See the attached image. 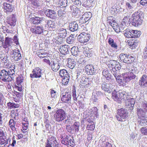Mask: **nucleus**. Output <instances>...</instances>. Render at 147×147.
Masks as SVG:
<instances>
[{"instance_id":"nucleus-63","label":"nucleus","mask_w":147,"mask_h":147,"mask_svg":"<svg viewBox=\"0 0 147 147\" xmlns=\"http://www.w3.org/2000/svg\"><path fill=\"white\" fill-rule=\"evenodd\" d=\"M69 144L68 145H69L70 146H73L74 144L73 138H72L71 139V138L69 137Z\"/></svg>"},{"instance_id":"nucleus-28","label":"nucleus","mask_w":147,"mask_h":147,"mask_svg":"<svg viewBox=\"0 0 147 147\" xmlns=\"http://www.w3.org/2000/svg\"><path fill=\"white\" fill-rule=\"evenodd\" d=\"M119 96L120 98L121 101L123 100L126 101L128 100V99L129 98H128L129 96L127 93L124 91L119 93Z\"/></svg>"},{"instance_id":"nucleus-42","label":"nucleus","mask_w":147,"mask_h":147,"mask_svg":"<svg viewBox=\"0 0 147 147\" xmlns=\"http://www.w3.org/2000/svg\"><path fill=\"white\" fill-rule=\"evenodd\" d=\"M0 144L3 145L7 144L8 143V139L6 138L5 136L0 137Z\"/></svg>"},{"instance_id":"nucleus-64","label":"nucleus","mask_w":147,"mask_h":147,"mask_svg":"<svg viewBox=\"0 0 147 147\" xmlns=\"http://www.w3.org/2000/svg\"><path fill=\"white\" fill-rule=\"evenodd\" d=\"M82 3L80 0H75L74 3V5H76L78 7L80 6Z\"/></svg>"},{"instance_id":"nucleus-4","label":"nucleus","mask_w":147,"mask_h":147,"mask_svg":"<svg viewBox=\"0 0 147 147\" xmlns=\"http://www.w3.org/2000/svg\"><path fill=\"white\" fill-rule=\"evenodd\" d=\"M129 116V113L127 109L121 108L117 110V115L116 117L118 121H122L123 119H127Z\"/></svg>"},{"instance_id":"nucleus-60","label":"nucleus","mask_w":147,"mask_h":147,"mask_svg":"<svg viewBox=\"0 0 147 147\" xmlns=\"http://www.w3.org/2000/svg\"><path fill=\"white\" fill-rule=\"evenodd\" d=\"M134 40H130L128 42L129 45L132 48H135L136 47V45L134 44Z\"/></svg>"},{"instance_id":"nucleus-24","label":"nucleus","mask_w":147,"mask_h":147,"mask_svg":"<svg viewBox=\"0 0 147 147\" xmlns=\"http://www.w3.org/2000/svg\"><path fill=\"white\" fill-rule=\"evenodd\" d=\"M44 23H45V25H47L49 28H52V29H54L55 27V25L54 21L51 20H47L45 18L43 20Z\"/></svg>"},{"instance_id":"nucleus-46","label":"nucleus","mask_w":147,"mask_h":147,"mask_svg":"<svg viewBox=\"0 0 147 147\" xmlns=\"http://www.w3.org/2000/svg\"><path fill=\"white\" fill-rule=\"evenodd\" d=\"M65 126L68 132L71 134L74 133L75 131L72 125L70 126V125H66Z\"/></svg>"},{"instance_id":"nucleus-62","label":"nucleus","mask_w":147,"mask_h":147,"mask_svg":"<svg viewBox=\"0 0 147 147\" xmlns=\"http://www.w3.org/2000/svg\"><path fill=\"white\" fill-rule=\"evenodd\" d=\"M32 5L33 7L36 8L39 5L38 3V1L36 0H34L33 1H31Z\"/></svg>"},{"instance_id":"nucleus-41","label":"nucleus","mask_w":147,"mask_h":147,"mask_svg":"<svg viewBox=\"0 0 147 147\" xmlns=\"http://www.w3.org/2000/svg\"><path fill=\"white\" fill-rule=\"evenodd\" d=\"M131 30L132 29H129L125 30L124 34L125 36L127 38H132V32H131Z\"/></svg>"},{"instance_id":"nucleus-36","label":"nucleus","mask_w":147,"mask_h":147,"mask_svg":"<svg viewBox=\"0 0 147 147\" xmlns=\"http://www.w3.org/2000/svg\"><path fill=\"white\" fill-rule=\"evenodd\" d=\"M59 36L60 38H65L67 34L66 29L63 28L59 29L58 30Z\"/></svg>"},{"instance_id":"nucleus-26","label":"nucleus","mask_w":147,"mask_h":147,"mask_svg":"<svg viewBox=\"0 0 147 147\" xmlns=\"http://www.w3.org/2000/svg\"><path fill=\"white\" fill-rule=\"evenodd\" d=\"M76 92V90L75 88H74L72 91V96L73 100L75 103L77 101H79V100L82 98L83 99V97L81 96L78 95L77 97Z\"/></svg>"},{"instance_id":"nucleus-10","label":"nucleus","mask_w":147,"mask_h":147,"mask_svg":"<svg viewBox=\"0 0 147 147\" xmlns=\"http://www.w3.org/2000/svg\"><path fill=\"white\" fill-rule=\"evenodd\" d=\"M42 70L39 67H36L33 69L30 76L32 78H40L42 77Z\"/></svg>"},{"instance_id":"nucleus-6","label":"nucleus","mask_w":147,"mask_h":147,"mask_svg":"<svg viewBox=\"0 0 147 147\" xmlns=\"http://www.w3.org/2000/svg\"><path fill=\"white\" fill-rule=\"evenodd\" d=\"M121 60L126 63H130L134 61L135 58L130 55L121 53L119 56Z\"/></svg>"},{"instance_id":"nucleus-15","label":"nucleus","mask_w":147,"mask_h":147,"mask_svg":"<svg viewBox=\"0 0 147 147\" xmlns=\"http://www.w3.org/2000/svg\"><path fill=\"white\" fill-rule=\"evenodd\" d=\"M30 18L29 20L30 21L31 23L35 24H38L40 23H44L43 20L45 19L44 17L39 18L38 17L35 16L34 17H31L30 18V15L29 16Z\"/></svg>"},{"instance_id":"nucleus-44","label":"nucleus","mask_w":147,"mask_h":147,"mask_svg":"<svg viewBox=\"0 0 147 147\" xmlns=\"http://www.w3.org/2000/svg\"><path fill=\"white\" fill-rule=\"evenodd\" d=\"M107 62L108 65H109L110 67H111L112 68L114 67L117 63L119 64V62L114 60H110Z\"/></svg>"},{"instance_id":"nucleus-51","label":"nucleus","mask_w":147,"mask_h":147,"mask_svg":"<svg viewBox=\"0 0 147 147\" xmlns=\"http://www.w3.org/2000/svg\"><path fill=\"white\" fill-rule=\"evenodd\" d=\"M95 127V125L94 123L91 124H87L86 127L87 130H88L93 131L94 130Z\"/></svg>"},{"instance_id":"nucleus-55","label":"nucleus","mask_w":147,"mask_h":147,"mask_svg":"<svg viewBox=\"0 0 147 147\" xmlns=\"http://www.w3.org/2000/svg\"><path fill=\"white\" fill-rule=\"evenodd\" d=\"M69 137L67 136L66 138H63L61 141V142L62 144L66 145H68L69 144Z\"/></svg>"},{"instance_id":"nucleus-39","label":"nucleus","mask_w":147,"mask_h":147,"mask_svg":"<svg viewBox=\"0 0 147 147\" xmlns=\"http://www.w3.org/2000/svg\"><path fill=\"white\" fill-rule=\"evenodd\" d=\"M70 49V51L71 54L74 56L77 55L80 52L78 50V48L77 47H73Z\"/></svg>"},{"instance_id":"nucleus-58","label":"nucleus","mask_w":147,"mask_h":147,"mask_svg":"<svg viewBox=\"0 0 147 147\" xmlns=\"http://www.w3.org/2000/svg\"><path fill=\"white\" fill-rule=\"evenodd\" d=\"M83 2L82 6L85 7H88L91 5V4L88 0H83Z\"/></svg>"},{"instance_id":"nucleus-47","label":"nucleus","mask_w":147,"mask_h":147,"mask_svg":"<svg viewBox=\"0 0 147 147\" xmlns=\"http://www.w3.org/2000/svg\"><path fill=\"white\" fill-rule=\"evenodd\" d=\"M80 125V123L78 122H75L72 125L74 131L76 132L79 131Z\"/></svg>"},{"instance_id":"nucleus-2","label":"nucleus","mask_w":147,"mask_h":147,"mask_svg":"<svg viewBox=\"0 0 147 147\" xmlns=\"http://www.w3.org/2000/svg\"><path fill=\"white\" fill-rule=\"evenodd\" d=\"M144 14L140 11H135L132 14L130 20V24L133 26L137 27L141 25L143 19Z\"/></svg>"},{"instance_id":"nucleus-32","label":"nucleus","mask_w":147,"mask_h":147,"mask_svg":"<svg viewBox=\"0 0 147 147\" xmlns=\"http://www.w3.org/2000/svg\"><path fill=\"white\" fill-rule=\"evenodd\" d=\"M111 13L114 14L119 13L122 10V9L117 6H113L111 8Z\"/></svg>"},{"instance_id":"nucleus-21","label":"nucleus","mask_w":147,"mask_h":147,"mask_svg":"<svg viewBox=\"0 0 147 147\" xmlns=\"http://www.w3.org/2000/svg\"><path fill=\"white\" fill-rule=\"evenodd\" d=\"M50 66L52 70L54 72L57 71L59 69L60 63L57 60L51 61Z\"/></svg>"},{"instance_id":"nucleus-19","label":"nucleus","mask_w":147,"mask_h":147,"mask_svg":"<svg viewBox=\"0 0 147 147\" xmlns=\"http://www.w3.org/2000/svg\"><path fill=\"white\" fill-rule=\"evenodd\" d=\"M139 84L141 87L147 88V75L143 74L140 78Z\"/></svg>"},{"instance_id":"nucleus-29","label":"nucleus","mask_w":147,"mask_h":147,"mask_svg":"<svg viewBox=\"0 0 147 147\" xmlns=\"http://www.w3.org/2000/svg\"><path fill=\"white\" fill-rule=\"evenodd\" d=\"M136 114L138 118L143 117H145L146 114H147L146 112L140 108H137L136 109Z\"/></svg>"},{"instance_id":"nucleus-5","label":"nucleus","mask_w":147,"mask_h":147,"mask_svg":"<svg viewBox=\"0 0 147 147\" xmlns=\"http://www.w3.org/2000/svg\"><path fill=\"white\" fill-rule=\"evenodd\" d=\"M66 113L65 111L62 109H59L54 114V119L59 122H61L66 118Z\"/></svg>"},{"instance_id":"nucleus-8","label":"nucleus","mask_w":147,"mask_h":147,"mask_svg":"<svg viewBox=\"0 0 147 147\" xmlns=\"http://www.w3.org/2000/svg\"><path fill=\"white\" fill-rule=\"evenodd\" d=\"M0 80L6 82L11 81L13 80V78L8 75L7 71L3 69L0 72Z\"/></svg>"},{"instance_id":"nucleus-30","label":"nucleus","mask_w":147,"mask_h":147,"mask_svg":"<svg viewBox=\"0 0 147 147\" xmlns=\"http://www.w3.org/2000/svg\"><path fill=\"white\" fill-rule=\"evenodd\" d=\"M140 119L138 120L139 125L141 126H145L147 125V117H143L139 118Z\"/></svg>"},{"instance_id":"nucleus-45","label":"nucleus","mask_w":147,"mask_h":147,"mask_svg":"<svg viewBox=\"0 0 147 147\" xmlns=\"http://www.w3.org/2000/svg\"><path fill=\"white\" fill-rule=\"evenodd\" d=\"M83 16V18L86 19L88 21L91 18L92 14L90 12H86L82 15Z\"/></svg>"},{"instance_id":"nucleus-31","label":"nucleus","mask_w":147,"mask_h":147,"mask_svg":"<svg viewBox=\"0 0 147 147\" xmlns=\"http://www.w3.org/2000/svg\"><path fill=\"white\" fill-rule=\"evenodd\" d=\"M83 53L86 57L90 58L92 56L93 52L91 49L88 48L84 49Z\"/></svg>"},{"instance_id":"nucleus-37","label":"nucleus","mask_w":147,"mask_h":147,"mask_svg":"<svg viewBox=\"0 0 147 147\" xmlns=\"http://www.w3.org/2000/svg\"><path fill=\"white\" fill-rule=\"evenodd\" d=\"M131 31V32H132V36H132V38H139L141 34V32L140 31L132 29Z\"/></svg>"},{"instance_id":"nucleus-48","label":"nucleus","mask_w":147,"mask_h":147,"mask_svg":"<svg viewBox=\"0 0 147 147\" xmlns=\"http://www.w3.org/2000/svg\"><path fill=\"white\" fill-rule=\"evenodd\" d=\"M143 61L146 60L147 61V41L146 42V46L144 49L142 56Z\"/></svg>"},{"instance_id":"nucleus-53","label":"nucleus","mask_w":147,"mask_h":147,"mask_svg":"<svg viewBox=\"0 0 147 147\" xmlns=\"http://www.w3.org/2000/svg\"><path fill=\"white\" fill-rule=\"evenodd\" d=\"M55 142H57L55 140L50 142L49 140H47V141L46 144V147H51L52 146H54L53 143L55 144Z\"/></svg>"},{"instance_id":"nucleus-56","label":"nucleus","mask_w":147,"mask_h":147,"mask_svg":"<svg viewBox=\"0 0 147 147\" xmlns=\"http://www.w3.org/2000/svg\"><path fill=\"white\" fill-rule=\"evenodd\" d=\"M96 94L97 96L100 97H104L106 96L104 92H102L100 91H96Z\"/></svg>"},{"instance_id":"nucleus-18","label":"nucleus","mask_w":147,"mask_h":147,"mask_svg":"<svg viewBox=\"0 0 147 147\" xmlns=\"http://www.w3.org/2000/svg\"><path fill=\"white\" fill-rule=\"evenodd\" d=\"M3 6L4 11L7 14H9L10 13L12 12L14 9L13 5L7 3H3Z\"/></svg>"},{"instance_id":"nucleus-12","label":"nucleus","mask_w":147,"mask_h":147,"mask_svg":"<svg viewBox=\"0 0 147 147\" xmlns=\"http://www.w3.org/2000/svg\"><path fill=\"white\" fill-rule=\"evenodd\" d=\"M44 13L47 17L50 19L55 20L57 18L56 10L51 9H47L45 10Z\"/></svg>"},{"instance_id":"nucleus-25","label":"nucleus","mask_w":147,"mask_h":147,"mask_svg":"<svg viewBox=\"0 0 147 147\" xmlns=\"http://www.w3.org/2000/svg\"><path fill=\"white\" fill-rule=\"evenodd\" d=\"M32 32L34 33L39 34H42L43 32L44 28L42 26H38L35 27V28H32Z\"/></svg>"},{"instance_id":"nucleus-54","label":"nucleus","mask_w":147,"mask_h":147,"mask_svg":"<svg viewBox=\"0 0 147 147\" xmlns=\"http://www.w3.org/2000/svg\"><path fill=\"white\" fill-rule=\"evenodd\" d=\"M76 65L75 62L74 60L72 59L70 62H69L68 63V66L71 69H73Z\"/></svg>"},{"instance_id":"nucleus-40","label":"nucleus","mask_w":147,"mask_h":147,"mask_svg":"<svg viewBox=\"0 0 147 147\" xmlns=\"http://www.w3.org/2000/svg\"><path fill=\"white\" fill-rule=\"evenodd\" d=\"M77 34L75 35V34H71L70 36L67 38L66 41L67 43L72 44L73 43L74 41L75 37L76 36Z\"/></svg>"},{"instance_id":"nucleus-43","label":"nucleus","mask_w":147,"mask_h":147,"mask_svg":"<svg viewBox=\"0 0 147 147\" xmlns=\"http://www.w3.org/2000/svg\"><path fill=\"white\" fill-rule=\"evenodd\" d=\"M115 69L112 68L111 69V72L112 73L116 80L120 76V75L119 74V71H118Z\"/></svg>"},{"instance_id":"nucleus-33","label":"nucleus","mask_w":147,"mask_h":147,"mask_svg":"<svg viewBox=\"0 0 147 147\" xmlns=\"http://www.w3.org/2000/svg\"><path fill=\"white\" fill-rule=\"evenodd\" d=\"M98 109L96 107H94L90 109V111L91 114L94 115V117L97 118L99 116V114L98 112Z\"/></svg>"},{"instance_id":"nucleus-61","label":"nucleus","mask_w":147,"mask_h":147,"mask_svg":"<svg viewBox=\"0 0 147 147\" xmlns=\"http://www.w3.org/2000/svg\"><path fill=\"white\" fill-rule=\"evenodd\" d=\"M23 79L21 78H17L16 79V83L18 85H21V83L23 82Z\"/></svg>"},{"instance_id":"nucleus-17","label":"nucleus","mask_w":147,"mask_h":147,"mask_svg":"<svg viewBox=\"0 0 147 147\" xmlns=\"http://www.w3.org/2000/svg\"><path fill=\"white\" fill-rule=\"evenodd\" d=\"M10 55H12V57L16 61H18L22 58L20 50L18 49L13 50L11 52Z\"/></svg>"},{"instance_id":"nucleus-23","label":"nucleus","mask_w":147,"mask_h":147,"mask_svg":"<svg viewBox=\"0 0 147 147\" xmlns=\"http://www.w3.org/2000/svg\"><path fill=\"white\" fill-rule=\"evenodd\" d=\"M70 49L69 46L65 45L60 48L59 50L62 54L65 55L69 53Z\"/></svg>"},{"instance_id":"nucleus-38","label":"nucleus","mask_w":147,"mask_h":147,"mask_svg":"<svg viewBox=\"0 0 147 147\" xmlns=\"http://www.w3.org/2000/svg\"><path fill=\"white\" fill-rule=\"evenodd\" d=\"M8 57L6 55L4 54H0V59L2 63H7L9 61L8 59Z\"/></svg>"},{"instance_id":"nucleus-35","label":"nucleus","mask_w":147,"mask_h":147,"mask_svg":"<svg viewBox=\"0 0 147 147\" xmlns=\"http://www.w3.org/2000/svg\"><path fill=\"white\" fill-rule=\"evenodd\" d=\"M112 98L114 100L116 101L118 103L121 102L120 98L118 95L117 92L115 91L113 92L112 93Z\"/></svg>"},{"instance_id":"nucleus-59","label":"nucleus","mask_w":147,"mask_h":147,"mask_svg":"<svg viewBox=\"0 0 147 147\" xmlns=\"http://www.w3.org/2000/svg\"><path fill=\"white\" fill-rule=\"evenodd\" d=\"M67 0H62L60 3V7L63 8L66 7L67 5Z\"/></svg>"},{"instance_id":"nucleus-52","label":"nucleus","mask_w":147,"mask_h":147,"mask_svg":"<svg viewBox=\"0 0 147 147\" xmlns=\"http://www.w3.org/2000/svg\"><path fill=\"white\" fill-rule=\"evenodd\" d=\"M141 108L147 113V102L144 101L141 104Z\"/></svg>"},{"instance_id":"nucleus-27","label":"nucleus","mask_w":147,"mask_h":147,"mask_svg":"<svg viewBox=\"0 0 147 147\" xmlns=\"http://www.w3.org/2000/svg\"><path fill=\"white\" fill-rule=\"evenodd\" d=\"M59 74L60 76L63 79L64 78H69V74L68 72L65 69H61L59 71Z\"/></svg>"},{"instance_id":"nucleus-9","label":"nucleus","mask_w":147,"mask_h":147,"mask_svg":"<svg viewBox=\"0 0 147 147\" xmlns=\"http://www.w3.org/2000/svg\"><path fill=\"white\" fill-rule=\"evenodd\" d=\"M6 27L10 28L12 29L15 26L16 24V19L15 15L12 14L9 16L7 18Z\"/></svg>"},{"instance_id":"nucleus-3","label":"nucleus","mask_w":147,"mask_h":147,"mask_svg":"<svg viewBox=\"0 0 147 147\" xmlns=\"http://www.w3.org/2000/svg\"><path fill=\"white\" fill-rule=\"evenodd\" d=\"M7 34H6L7 36ZM18 38L16 35H15L13 38L9 36H6L4 41L3 48L6 49L11 47L13 42L15 43L16 45H19L18 41Z\"/></svg>"},{"instance_id":"nucleus-49","label":"nucleus","mask_w":147,"mask_h":147,"mask_svg":"<svg viewBox=\"0 0 147 147\" xmlns=\"http://www.w3.org/2000/svg\"><path fill=\"white\" fill-rule=\"evenodd\" d=\"M7 106L11 109L12 108H17L19 107V105L13 102H8L7 103Z\"/></svg>"},{"instance_id":"nucleus-50","label":"nucleus","mask_w":147,"mask_h":147,"mask_svg":"<svg viewBox=\"0 0 147 147\" xmlns=\"http://www.w3.org/2000/svg\"><path fill=\"white\" fill-rule=\"evenodd\" d=\"M51 97L53 98L52 100L55 101L57 97V94L56 91L53 90H52L51 91Z\"/></svg>"},{"instance_id":"nucleus-11","label":"nucleus","mask_w":147,"mask_h":147,"mask_svg":"<svg viewBox=\"0 0 147 147\" xmlns=\"http://www.w3.org/2000/svg\"><path fill=\"white\" fill-rule=\"evenodd\" d=\"M61 100L62 103H68L71 101V93L70 92L62 93L60 96Z\"/></svg>"},{"instance_id":"nucleus-22","label":"nucleus","mask_w":147,"mask_h":147,"mask_svg":"<svg viewBox=\"0 0 147 147\" xmlns=\"http://www.w3.org/2000/svg\"><path fill=\"white\" fill-rule=\"evenodd\" d=\"M110 71L108 70L107 68L102 70V75L108 81H110L113 79V76L110 73Z\"/></svg>"},{"instance_id":"nucleus-34","label":"nucleus","mask_w":147,"mask_h":147,"mask_svg":"<svg viewBox=\"0 0 147 147\" xmlns=\"http://www.w3.org/2000/svg\"><path fill=\"white\" fill-rule=\"evenodd\" d=\"M58 16L61 19H64L67 15V13L65 10L61 9L57 11Z\"/></svg>"},{"instance_id":"nucleus-1","label":"nucleus","mask_w":147,"mask_h":147,"mask_svg":"<svg viewBox=\"0 0 147 147\" xmlns=\"http://www.w3.org/2000/svg\"><path fill=\"white\" fill-rule=\"evenodd\" d=\"M136 77V75L132 72L124 73L120 75L116 80L119 85L124 86L130 80L135 79Z\"/></svg>"},{"instance_id":"nucleus-14","label":"nucleus","mask_w":147,"mask_h":147,"mask_svg":"<svg viewBox=\"0 0 147 147\" xmlns=\"http://www.w3.org/2000/svg\"><path fill=\"white\" fill-rule=\"evenodd\" d=\"M90 38V34L85 33L80 34L78 37V41L82 43H84L87 42L89 41Z\"/></svg>"},{"instance_id":"nucleus-16","label":"nucleus","mask_w":147,"mask_h":147,"mask_svg":"<svg viewBox=\"0 0 147 147\" xmlns=\"http://www.w3.org/2000/svg\"><path fill=\"white\" fill-rule=\"evenodd\" d=\"M113 86L111 83L104 82L101 84V89L105 92H111V90L113 88Z\"/></svg>"},{"instance_id":"nucleus-20","label":"nucleus","mask_w":147,"mask_h":147,"mask_svg":"<svg viewBox=\"0 0 147 147\" xmlns=\"http://www.w3.org/2000/svg\"><path fill=\"white\" fill-rule=\"evenodd\" d=\"M69 29L72 32H76L78 30V25L77 22L74 21L71 23H69Z\"/></svg>"},{"instance_id":"nucleus-57","label":"nucleus","mask_w":147,"mask_h":147,"mask_svg":"<svg viewBox=\"0 0 147 147\" xmlns=\"http://www.w3.org/2000/svg\"><path fill=\"white\" fill-rule=\"evenodd\" d=\"M140 131L142 135L147 136V128L146 127L141 128Z\"/></svg>"},{"instance_id":"nucleus-13","label":"nucleus","mask_w":147,"mask_h":147,"mask_svg":"<svg viewBox=\"0 0 147 147\" xmlns=\"http://www.w3.org/2000/svg\"><path fill=\"white\" fill-rule=\"evenodd\" d=\"M135 103V101L134 98H129L128 100L126 101L125 108L127 109L131 113H134L133 110Z\"/></svg>"},{"instance_id":"nucleus-7","label":"nucleus","mask_w":147,"mask_h":147,"mask_svg":"<svg viewBox=\"0 0 147 147\" xmlns=\"http://www.w3.org/2000/svg\"><path fill=\"white\" fill-rule=\"evenodd\" d=\"M97 65H87L85 67L86 72L88 75H94L97 73L98 69Z\"/></svg>"}]
</instances>
